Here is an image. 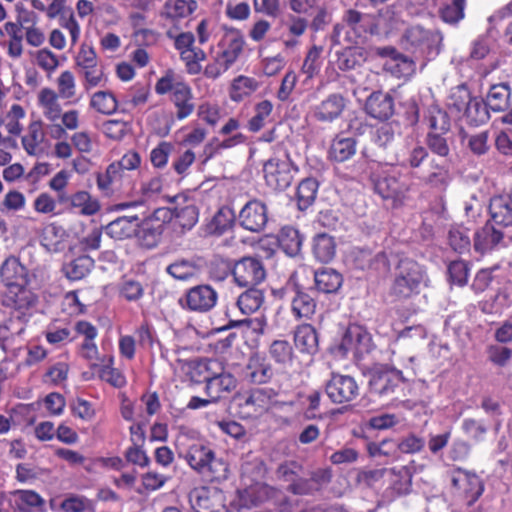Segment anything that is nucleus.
Returning <instances> with one entry per match:
<instances>
[{"label":"nucleus","mask_w":512,"mask_h":512,"mask_svg":"<svg viewBox=\"0 0 512 512\" xmlns=\"http://www.w3.org/2000/svg\"><path fill=\"white\" fill-rule=\"evenodd\" d=\"M371 181L375 191L384 199H393L402 203L413 186L416 172L409 169H401L394 164H377L371 167Z\"/></svg>","instance_id":"1"},{"label":"nucleus","mask_w":512,"mask_h":512,"mask_svg":"<svg viewBox=\"0 0 512 512\" xmlns=\"http://www.w3.org/2000/svg\"><path fill=\"white\" fill-rule=\"evenodd\" d=\"M244 38L240 31L227 30L217 44L211 61L204 68V75L209 79H217L238 60L243 52Z\"/></svg>","instance_id":"2"},{"label":"nucleus","mask_w":512,"mask_h":512,"mask_svg":"<svg viewBox=\"0 0 512 512\" xmlns=\"http://www.w3.org/2000/svg\"><path fill=\"white\" fill-rule=\"evenodd\" d=\"M183 456L191 469L208 481L220 482L228 477L227 462L216 457L213 450L203 443L189 445Z\"/></svg>","instance_id":"3"},{"label":"nucleus","mask_w":512,"mask_h":512,"mask_svg":"<svg viewBox=\"0 0 512 512\" xmlns=\"http://www.w3.org/2000/svg\"><path fill=\"white\" fill-rule=\"evenodd\" d=\"M429 278L423 266L411 259L400 260L392 293L400 298L418 294L422 286H428Z\"/></svg>","instance_id":"4"},{"label":"nucleus","mask_w":512,"mask_h":512,"mask_svg":"<svg viewBox=\"0 0 512 512\" xmlns=\"http://www.w3.org/2000/svg\"><path fill=\"white\" fill-rule=\"evenodd\" d=\"M373 19L368 14L349 9L343 16V23L336 24L332 39L336 44L346 42L350 45L358 44L368 33H373Z\"/></svg>","instance_id":"5"},{"label":"nucleus","mask_w":512,"mask_h":512,"mask_svg":"<svg viewBox=\"0 0 512 512\" xmlns=\"http://www.w3.org/2000/svg\"><path fill=\"white\" fill-rule=\"evenodd\" d=\"M75 66L85 90L105 86L108 82L104 65L99 61L94 48L86 43L80 46L75 56Z\"/></svg>","instance_id":"6"},{"label":"nucleus","mask_w":512,"mask_h":512,"mask_svg":"<svg viewBox=\"0 0 512 512\" xmlns=\"http://www.w3.org/2000/svg\"><path fill=\"white\" fill-rule=\"evenodd\" d=\"M263 175L266 184L274 190L288 188L298 172V167L293 163L290 155L284 152L274 155L263 164Z\"/></svg>","instance_id":"7"},{"label":"nucleus","mask_w":512,"mask_h":512,"mask_svg":"<svg viewBox=\"0 0 512 512\" xmlns=\"http://www.w3.org/2000/svg\"><path fill=\"white\" fill-rule=\"evenodd\" d=\"M455 495L461 497L468 505H473L483 494V480L474 472L461 467H454L448 472Z\"/></svg>","instance_id":"8"},{"label":"nucleus","mask_w":512,"mask_h":512,"mask_svg":"<svg viewBox=\"0 0 512 512\" xmlns=\"http://www.w3.org/2000/svg\"><path fill=\"white\" fill-rule=\"evenodd\" d=\"M172 219L173 212L167 207L157 208L145 218L140 219V228L138 231L140 244L148 249L157 246L161 240L165 224Z\"/></svg>","instance_id":"9"},{"label":"nucleus","mask_w":512,"mask_h":512,"mask_svg":"<svg viewBox=\"0 0 512 512\" xmlns=\"http://www.w3.org/2000/svg\"><path fill=\"white\" fill-rule=\"evenodd\" d=\"M439 41L440 37L437 33L420 25L410 26L402 38V44L406 50L426 57L438 53L437 45Z\"/></svg>","instance_id":"10"},{"label":"nucleus","mask_w":512,"mask_h":512,"mask_svg":"<svg viewBox=\"0 0 512 512\" xmlns=\"http://www.w3.org/2000/svg\"><path fill=\"white\" fill-rule=\"evenodd\" d=\"M277 392L272 388H255L235 395L239 408L247 415H261L276 402Z\"/></svg>","instance_id":"11"},{"label":"nucleus","mask_w":512,"mask_h":512,"mask_svg":"<svg viewBox=\"0 0 512 512\" xmlns=\"http://www.w3.org/2000/svg\"><path fill=\"white\" fill-rule=\"evenodd\" d=\"M369 388L372 393L380 396L393 394L404 381L400 370L387 365H374L368 372Z\"/></svg>","instance_id":"12"},{"label":"nucleus","mask_w":512,"mask_h":512,"mask_svg":"<svg viewBox=\"0 0 512 512\" xmlns=\"http://www.w3.org/2000/svg\"><path fill=\"white\" fill-rule=\"evenodd\" d=\"M232 273L238 286L250 288L261 283L266 276L261 261L253 257H244L236 262Z\"/></svg>","instance_id":"13"},{"label":"nucleus","mask_w":512,"mask_h":512,"mask_svg":"<svg viewBox=\"0 0 512 512\" xmlns=\"http://www.w3.org/2000/svg\"><path fill=\"white\" fill-rule=\"evenodd\" d=\"M326 393L333 403L344 404L358 397L359 386L351 376L332 374L331 379L326 384Z\"/></svg>","instance_id":"14"},{"label":"nucleus","mask_w":512,"mask_h":512,"mask_svg":"<svg viewBox=\"0 0 512 512\" xmlns=\"http://www.w3.org/2000/svg\"><path fill=\"white\" fill-rule=\"evenodd\" d=\"M239 494L243 503L249 506H258L265 503L278 505L284 497L279 489L261 481L245 486Z\"/></svg>","instance_id":"15"},{"label":"nucleus","mask_w":512,"mask_h":512,"mask_svg":"<svg viewBox=\"0 0 512 512\" xmlns=\"http://www.w3.org/2000/svg\"><path fill=\"white\" fill-rule=\"evenodd\" d=\"M367 477L372 480L385 478L389 481L390 489L396 495L407 494L412 484V469L409 466L394 467L390 469H378L370 471Z\"/></svg>","instance_id":"16"},{"label":"nucleus","mask_w":512,"mask_h":512,"mask_svg":"<svg viewBox=\"0 0 512 512\" xmlns=\"http://www.w3.org/2000/svg\"><path fill=\"white\" fill-rule=\"evenodd\" d=\"M428 150L420 142L406 140L395 153V163L401 169L413 172L428 158Z\"/></svg>","instance_id":"17"},{"label":"nucleus","mask_w":512,"mask_h":512,"mask_svg":"<svg viewBox=\"0 0 512 512\" xmlns=\"http://www.w3.org/2000/svg\"><path fill=\"white\" fill-rule=\"evenodd\" d=\"M239 224L251 232H260L266 225L267 207L259 200L247 202L238 215Z\"/></svg>","instance_id":"18"},{"label":"nucleus","mask_w":512,"mask_h":512,"mask_svg":"<svg viewBox=\"0 0 512 512\" xmlns=\"http://www.w3.org/2000/svg\"><path fill=\"white\" fill-rule=\"evenodd\" d=\"M460 101H454L456 93L450 97L448 105L458 112H463L467 120L472 123H482L488 118L486 107L476 99H471L465 89H458Z\"/></svg>","instance_id":"19"},{"label":"nucleus","mask_w":512,"mask_h":512,"mask_svg":"<svg viewBox=\"0 0 512 512\" xmlns=\"http://www.w3.org/2000/svg\"><path fill=\"white\" fill-rule=\"evenodd\" d=\"M35 302L36 296L27 285L7 288L2 299L4 306L18 311L22 316H31L28 311L34 307Z\"/></svg>","instance_id":"20"},{"label":"nucleus","mask_w":512,"mask_h":512,"mask_svg":"<svg viewBox=\"0 0 512 512\" xmlns=\"http://www.w3.org/2000/svg\"><path fill=\"white\" fill-rule=\"evenodd\" d=\"M346 107V99L333 93L313 108V117L319 122L331 123L338 119Z\"/></svg>","instance_id":"21"},{"label":"nucleus","mask_w":512,"mask_h":512,"mask_svg":"<svg viewBox=\"0 0 512 512\" xmlns=\"http://www.w3.org/2000/svg\"><path fill=\"white\" fill-rule=\"evenodd\" d=\"M244 375L252 383H267L273 376V369L264 355L253 353L248 359Z\"/></svg>","instance_id":"22"},{"label":"nucleus","mask_w":512,"mask_h":512,"mask_svg":"<svg viewBox=\"0 0 512 512\" xmlns=\"http://www.w3.org/2000/svg\"><path fill=\"white\" fill-rule=\"evenodd\" d=\"M204 380L206 381V393L212 401H218L225 397L233 391L237 385V381L234 376L223 372L215 373L212 376H206Z\"/></svg>","instance_id":"23"},{"label":"nucleus","mask_w":512,"mask_h":512,"mask_svg":"<svg viewBox=\"0 0 512 512\" xmlns=\"http://www.w3.org/2000/svg\"><path fill=\"white\" fill-rule=\"evenodd\" d=\"M140 218L137 215L122 216L111 221L105 228L107 235L116 240L138 237Z\"/></svg>","instance_id":"24"},{"label":"nucleus","mask_w":512,"mask_h":512,"mask_svg":"<svg viewBox=\"0 0 512 512\" xmlns=\"http://www.w3.org/2000/svg\"><path fill=\"white\" fill-rule=\"evenodd\" d=\"M216 301L217 293L208 285L196 286L186 295L187 306L193 311H208L215 306Z\"/></svg>","instance_id":"25"},{"label":"nucleus","mask_w":512,"mask_h":512,"mask_svg":"<svg viewBox=\"0 0 512 512\" xmlns=\"http://www.w3.org/2000/svg\"><path fill=\"white\" fill-rule=\"evenodd\" d=\"M262 245H278L287 255L295 256L301 249L302 237L299 231L291 226L283 227L277 238H265L262 240Z\"/></svg>","instance_id":"26"},{"label":"nucleus","mask_w":512,"mask_h":512,"mask_svg":"<svg viewBox=\"0 0 512 512\" xmlns=\"http://www.w3.org/2000/svg\"><path fill=\"white\" fill-rule=\"evenodd\" d=\"M0 277L7 288L12 286H23L28 284V275L16 257H8L0 267Z\"/></svg>","instance_id":"27"},{"label":"nucleus","mask_w":512,"mask_h":512,"mask_svg":"<svg viewBox=\"0 0 512 512\" xmlns=\"http://www.w3.org/2000/svg\"><path fill=\"white\" fill-rule=\"evenodd\" d=\"M241 482L244 486L261 481L267 472L264 461L249 452L243 456L241 467Z\"/></svg>","instance_id":"28"},{"label":"nucleus","mask_w":512,"mask_h":512,"mask_svg":"<svg viewBox=\"0 0 512 512\" xmlns=\"http://www.w3.org/2000/svg\"><path fill=\"white\" fill-rule=\"evenodd\" d=\"M388 58L384 63L387 71L396 77H409L415 72V63L409 57L398 53L394 48L383 49Z\"/></svg>","instance_id":"29"},{"label":"nucleus","mask_w":512,"mask_h":512,"mask_svg":"<svg viewBox=\"0 0 512 512\" xmlns=\"http://www.w3.org/2000/svg\"><path fill=\"white\" fill-rule=\"evenodd\" d=\"M198 9L196 0H166L161 17L176 23L191 16Z\"/></svg>","instance_id":"30"},{"label":"nucleus","mask_w":512,"mask_h":512,"mask_svg":"<svg viewBox=\"0 0 512 512\" xmlns=\"http://www.w3.org/2000/svg\"><path fill=\"white\" fill-rule=\"evenodd\" d=\"M365 110L375 119L386 120L393 114V99L388 94L374 92L368 97Z\"/></svg>","instance_id":"31"},{"label":"nucleus","mask_w":512,"mask_h":512,"mask_svg":"<svg viewBox=\"0 0 512 512\" xmlns=\"http://www.w3.org/2000/svg\"><path fill=\"white\" fill-rule=\"evenodd\" d=\"M60 98L61 97L56 94V91L51 88H43L38 93V105L45 119L51 123L57 122L60 119L62 112V107L59 102Z\"/></svg>","instance_id":"32"},{"label":"nucleus","mask_w":512,"mask_h":512,"mask_svg":"<svg viewBox=\"0 0 512 512\" xmlns=\"http://www.w3.org/2000/svg\"><path fill=\"white\" fill-rule=\"evenodd\" d=\"M302 272H308V269L302 268ZM309 273L313 274L315 288L322 293H334L342 285L343 278L340 273L331 268H324L322 270L313 272L309 270Z\"/></svg>","instance_id":"33"},{"label":"nucleus","mask_w":512,"mask_h":512,"mask_svg":"<svg viewBox=\"0 0 512 512\" xmlns=\"http://www.w3.org/2000/svg\"><path fill=\"white\" fill-rule=\"evenodd\" d=\"M489 212L492 221L497 225H512V197L498 195L490 200Z\"/></svg>","instance_id":"34"},{"label":"nucleus","mask_w":512,"mask_h":512,"mask_svg":"<svg viewBox=\"0 0 512 512\" xmlns=\"http://www.w3.org/2000/svg\"><path fill=\"white\" fill-rule=\"evenodd\" d=\"M70 209L82 216H93L101 210V204L90 192L78 190L71 194Z\"/></svg>","instance_id":"35"},{"label":"nucleus","mask_w":512,"mask_h":512,"mask_svg":"<svg viewBox=\"0 0 512 512\" xmlns=\"http://www.w3.org/2000/svg\"><path fill=\"white\" fill-rule=\"evenodd\" d=\"M13 506L20 512H43L45 500L33 490H16L11 493Z\"/></svg>","instance_id":"36"},{"label":"nucleus","mask_w":512,"mask_h":512,"mask_svg":"<svg viewBox=\"0 0 512 512\" xmlns=\"http://www.w3.org/2000/svg\"><path fill=\"white\" fill-rule=\"evenodd\" d=\"M171 101L176 108V117L179 120L189 117L194 111L193 94L187 83L176 87V91L171 95Z\"/></svg>","instance_id":"37"},{"label":"nucleus","mask_w":512,"mask_h":512,"mask_svg":"<svg viewBox=\"0 0 512 512\" xmlns=\"http://www.w3.org/2000/svg\"><path fill=\"white\" fill-rule=\"evenodd\" d=\"M259 88L258 81L253 77L239 75L229 86V98L233 102H242L249 98Z\"/></svg>","instance_id":"38"},{"label":"nucleus","mask_w":512,"mask_h":512,"mask_svg":"<svg viewBox=\"0 0 512 512\" xmlns=\"http://www.w3.org/2000/svg\"><path fill=\"white\" fill-rule=\"evenodd\" d=\"M76 330L84 335L85 340L81 346V356L92 363L99 359V352L94 339L97 336V329L90 322H77Z\"/></svg>","instance_id":"39"},{"label":"nucleus","mask_w":512,"mask_h":512,"mask_svg":"<svg viewBox=\"0 0 512 512\" xmlns=\"http://www.w3.org/2000/svg\"><path fill=\"white\" fill-rule=\"evenodd\" d=\"M118 100L113 92L101 90L94 92L89 100V108L95 112L110 116L118 111Z\"/></svg>","instance_id":"40"},{"label":"nucleus","mask_w":512,"mask_h":512,"mask_svg":"<svg viewBox=\"0 0 512 512\" xmlns=\"http://www.w3.org/2000/svg\"><path fill=\"white\" fill-rule=\"evenodd\" d=\"M44 141V132L41 121L31 122L27 133L22 137L21 143L29 156H37L42 152L41 144Z\"/></svg>","instance_id":"41"},{"label":"nucleus","mask_w":512,"mask_h":512,"mask_svg":"<svg viewBox=\"0 0 512 512\" xmlns=\"http://www.w3.org/2000/svg\"><path fill=\"white\" fill-rule=\"evenodd\" d=\"M511 90L506 83L492 85L486 96V107L494 112H501L508 108Z\"/></svg>","instance_id":"42"},{"label":"nucleus","mask_w":512,"mask_h":512,"mask_svg":"<svg viewBox=\"0 0 512 512\" xmlns=\"http://www.w3.org/2000/svg\"><path fill=\"white\" fill-rule=\"evenodd\" d=\"M94 267V260L87 255L79 256L62 267L64 275L71 281H78L86 277Z\"/></svg>","instance_id":"43"},{"label":"nucleus","mask_w":512,"mask_h":512,"mask_svg":"<svg viewBox=\"0 0 512 512\" xmlns=\"http://www.w3.org/2000/svg\"><path fill=\"white\" fill-rule=\"evenodd\" d=\"M4 30L8 35L7 54L12 59H19L23 55V32L22 24L16 22H6Z\"/></svg>","instance_id":"44"},{"label":"nucleus","mask_w":512,"mask_h":512,"mask_svg":"<svg viewBox=\"0 0 512 512\" xmlns=\"http://www.w3.org/2000/svg\"><path fill=\"white\" fill-rule=\"evenodd\" d=\"M235 221V213L228 206L221 207L207 224V232L212 235H222L229 230Z\"/></svg>","instance_id":"45"},{"label":"nucleus","mask_w":512,"mask_h":512,"mask_svg":"<svg viewBox=\"0 0 512 512\" xmlns=\"http://www.w3.org/2000/svg\"><path fill=\"white\" fill-rule=\"evenodd\" d=\"M503 238L501 231L493 226L486 224L475 233L474 248L480 253H485L496 246Z\"/></svg>","instance_id":"46"},{"label":"nucleus","mask_w":512,"mask_h":512,"mask_svg":"<svg viewBox=\"0 0 512 512\" xmlns=\"http://www.w3.org/2000/svg\"><path fill=\"white\" fill-rule=\"evenodd\" d=\"M113 357L107 356L101 360V364L92 363L91 367L98 368L99 377L110 385L120 388L126 384L125 376L113 366Z\"/></svg>","instance_id":"47"},{"label":"nucleus","mask_w":512,"mask_h":512,"mask_svg":"<svg viewBox=\"0 0 512 512\" xmlns=\"http://www.w3.org/2000/svg\"><path fill=\"white\" fill-rule=\"evenodd\" d=\"M295 345L304 352L312 353L317 349L318 337L315 328L309 323L299 325L294 335Z\"/></svg>","instance_id":"48"},{"label":"nucleus","mask_w":512,"mask_h":512,"mask_svg":"<svg viewBox=\"0 0 512 512\" xmlns=\"http://www.w3.org/2000/svg\"><path fill=\"white\" fill-rule=\"evenodd\" d=\"M313 253L320 262H330L336 253L333 237L324 233L316 235L313 241Z\"/></svg>","instance_id":"49"},{"label":"nucleus","mask_w":512,"mask_h":512,"mask_svg":"<svg viewBox=\"0 0 512 512\" xmlns=\"http://www.w3.org/2000/svg\"><path fill=\"white\" fill-rule=\"evenodd\" d=\"M318 191V182L314 178L302 180L296 191L297 205L300 210H306L315 201Z\"/></svg>","instance_id":"50"},{"label":"nucleus","mask_w":512,"mask_h":512,"mask_svg":"<svg viewBox=\"0 0 512 512\" xmlns=\"http://www.w3.org/2000/svg\"><path fill=\"white\" fill-rule=\"evenodd\" d=\"M356 152V141L353 138L336 137L330 147L329 155L337 162L350 159Z\"/></svg>","instance_id":"51"},{"label":"nucleus","mask_w":512,"mask_h":512,"mask_svg":"<svg viewBox=\"0 0 512 512\" xmlns=\"http://www.w3.org/2000/svg\"><path fill=\"white\" fill-rule=\"evenodd\" d=\"M461 139L470 152L477 156L486 154L490 148L488 131H480L472 134L463 133Z\"/></svg>","instance_id":"52"},{"label":"nucleus","mask_w":512,"mask_h":512,"mask_svg":"<svg viewBox=\"0 0 512 512\" xmlns=\"http://www.w3.org/2000/svg\"><path fill=\"white\" fill-rule=\"evenodd\" d=\"M262 302V292L260 290L250 288L239 296L236 306L243 315L248 316L256 312L262 305Z\"/></svg>","instance_id":"53"},{"label":"nucleus","mask_w":512,"mask_h":512,"mask_svg":"<svg viewBox=\"0 0 512 512\" xmlns=\"http://www.w3.org/2000/svg\"><path fill=\"white\" fill-rule=\"evenodd\" d=\"M255 114L248 122V129L251 132L260 131L268 122L273 111V104L269 100H262L255 105Z\"/></svg>","instance_id":"54"},{"label":"nucleus","mask_w":512,"mask_h":512,"mask_svg":"<svg viewBox=\"0 0 512 512\" xmlns=\"http://www.w3.org/2000/svg\"><path fill=\"white\" fill-rule=\"evenodd\" d=\"M166 271L173 278L178 280H188L198 274L197 265L187 259H178L167 266Z\"/></svg>","instance_id":"55"},{"label":"nucleus","mask_w":512,"mask_h":512,"mask_svg":"<svg viewBox=\"0 0 512 512\" xmlns=\"http://www.w3.org/2000/svg\"><path fill=\"white\" fill-rule=\"evenodd\" d=\"M57 91L56 94L61 99L69 100L75 98L77 92L76 78L70 70H65L60 73L56 79Z\"/></svg>","instance_id":"56"},{"label":"nucleus","mask_w":512,"mask_h":512,"mask_svg":"<svg viewBox=\"0 0 512 512\" xmlns=\"http://www.w3.org/2000/svg\"><path fill=\"white\" fill-rule=\"evenodd\" d=\"M465 6L466 0H451V3H447L440 8V18L445 23L456 24L464 18Z\"/></svg>","instance_id":"57"},{"label":"nucleus","mask_w":512,"mask_h":512,"mask_svg":"<svg viewBox=\"0 0 512 512\" xmlns=\"http://www.w3.org/2000/svg\"><path fill=\"white\" fill-rule=\"evenodd\" d=\"M425 121L432 130L431 133H445L450 128V121L446 112L435 106L428 109Z\"/></svg>","instance_id":"58"},{"label":"nucleus","mask_w":512,"mask_h":512,"mask_svg":"<svg viewBox=\"0 0 512 512\" xmlns=\"http://www.w3.org/2000/svg\"><path fill=\"white\" fill-rule=\"evenodd\" d=\"M173 218L184 229H191L198 221V210L196 206L189 202L183 207L171 209Z\"/></svg>","instance_id":"59"},{"label":"nucleus","mask_w":512,"mask_h":512,"mask_svg":"<svg viewBox=\"0 0 512 512\" xmlns=\"http://www.w3.org/2000/svg\"><path fill=\"white\" fill-rule=\"evenodd\" d=\"M35 64L48 76H51L59 66L58 56L48 48H42L34 53Z\"/></svg>","instance_id":"60"},{"label":"nucleus","mask_w":512,"mask_h":512,"mask_svg":"<svg viewBox=\"0 0 512 512\" xmlns=\"http://www.w3.org/2000/svg\"><path fill=\"white\" fill-rule=\"evenodd\" d=\"M292 312L297 318H310L316 308L315 301L307 294L299 293L292 301Z\"/></svg>","instance_id":"61"},{"label":"nucleus","mask_w":512,"mask_h":512,"mask_svg":"<svg viewBox=\"0 0 512 512\" xmlns=\"http://www.w3.org/2000/svg\"><path fill=\"white\" fill-rule=\"evenodd\" d=\"M270 355L280 365L288 366L293 360L292 346L284 340H275L270 346Z\"/></svg>","instance_id":"62"},{"label":"nucleus","mask_w":512,"mask_h":512,"mask_svg":"<svg viewBox=\"0 0 512 512\" xmlns=\"http://www.w3.org/2000/svg\"><path fill=\"white\" fill-rule=\"evenodd\" d=\"M120 297L127 301H137L144 294V288L140 281L132 278H124L118 287Z\"/></svg>","instance_id":"63"},{"label":"nucleus","mask_w":512,"mask_h":512,"mask_svg":"<svg viewBox=\"0 0 512 512\" xmlns=\"http://www.w3.org/2000/svg\"><path fill=\"white\" fill-rule=\"evenodd\" d=\"M122 173L118 167L111 163L106 168L105 172L98 173L96 176L97 188L105 193H108L112 189V185L122 178Z\"/></svg>","instance_id":"64"}]
</instances>
